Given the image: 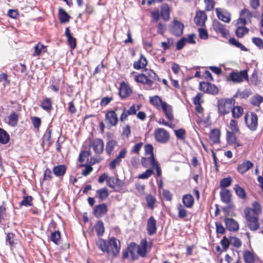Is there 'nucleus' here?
<instances>
[{
    "instance_id": "34",
    "label": "nucleus",
    "mask_w": 263,
    "mask_h": 263,
    "mask_svg": "<svg viewBox=\"0 0 263 263\" xmlns=\"http://www.w3.org/2000/svg\"><path fill=\"white\" fill-rule=\"evenodd\" d=\"M95 229L98 237L102 236L105 231L103 222L101 220H98L95 226Z\"/></svg>"
},
{
    "instance_id": "43",
    "label": "nucleus",
    "mask_w": 263,
    "mask_h": 263,
    "mask_svg": "<svg viewBox=\"0 0 263 263\" xmlns=\"http://www.w3.org/2000/svg\"><path fill=\"white\" fill-rule=\"evenodd\" d=\"M149 102L151 104L156 107H159L160 106V104H161V106L162 103L164 102L161 98L158 96L150 97Z\"/></svg>"
},
{
    "instance_id": "10",
    "label": "nucleus",
    "mask_w": 263,
    "mask_h": 263,
    "mask_svg": "<svg viewBox=\"0 0 263 263\" xmlns=\"http://www.w3.org/2000/svg\"><path fill=\"white\" fill-rule=\"evenodd\" d=\"M213 27L214 30L216 32L220 33L223 37H227L229 34V31L226 29L224 25L218 21H215L213 22Z\"/></svg>"
},
{
    "instance_id": "9",
    "label": "nucleus",
    "mask_w": 263,
    "mask_h": 263,
    "mask_svg": "<svg viewBox=\"0 0 263 263\" xmlns=\"http://www.w3.org/2000/svg\"><path fill=\"white\" fill-rule=\"evenodd\" d=\"M245 122L247 126L252 131L256 130L258 125V117L257 115L252 112L251 114V122H248V115L245 116Z\"/></svg>"
},
{
    "instance_id": "26",
    "label": "nucleus",
    "mask_w": 263,
    "mask_h": 263,
    "mask_svg": "<svg viewBox=\"0 0 263 263\" xmlns=\"http://www.w3.org/2000/svg\"><path fill=\"white\" fill-rule=\"evenodd\" d=\"M253 166V163L249 160H247L239 164L237 167V170L240 173L243 174L250 169Z\"/></svg>"
},
{
    "instance_id": "19",
    "label": "nucleus",
    "mask_w": 263,
    "mask_h": 263,
    "mask_svg": "<svg viewBox=\"0 0 263 263\" xmlns=\"http://www.w3.org/2000/svg\"><path fill=\"white\" fill-rule=\"evenodd\" d=\"M67 170V166L64 164H59L54 166L52 169L53 174L56 177H63L65 174Z\"/></svg>"
},
{
    "instance_id": "35",
    "label": "nucleus",
    "mask_w": 263,
    "mask_h": 263,
    "mask_svg": "<svg viewBox=\"0 0 263 263\" xmlns=\"http://www.w3.org/2000/svg\"><path fill=\"white\" fill-rule=\"evenodd\" d=\"M8 119L9 120V125H10L11 126L14 127L17 125L18 123V115L15 111H13L8 117Z\"/></svg>"
},
{
    "instance_id": "52",
    "label": "nucleus",
    "mask_w": 263,
    "mask_h": 263,
    "mask_svg": "<svg viewBox=\"0 0 263 263\" xmlns=\"http://www.w3.org/2000/svg\"><path fill=\"white\" fill-rule=\"evenodd\" d=\"M15 235L13 233H8L6 238V243H8L10 247L14 246V237Z\"/></svg>"
},
{
    "instance_id": "27",
    "label": "nucleus",
    "mask_w": 263,
    "mask_h": 263,
    "mask_svg": "<svg viewBox=\"0 0 263 263\" xmlns=\"http://www.w3.org/2000/svg\"><path fill=\"white\" fill-rule=\"evenodd\" d=\"M40 106L43 110L47 112L50 111L52 108V102L51 99L49 98L46 97L41 102Z\"/></svg>"
},
{
    "instance_id": "37",
    "label": "nucleus",
    "mask_w": 263,
    "mask_h": 263,
    "mask_svg": "<svg viewBox=\"0 0 263 263\" xmlns=\"http://www.w3.org/2000/svg\"><path fill=\"white\" fill-rule=\"evenodd\" d=\"M229 42L232 45L240 48L241 51H248V49L247 48L242 44H241L234 37H230L229 40Z\"/></svg>"
},
{
    "instance_id": "6",
    "label": "nucleus",
    "mask_w": 263,
    "mask_h": 263,
    "mask_svg": "<svg viewBox=\"0 0 263 263\" xmlns=\"http://www.w3.org/2000/svg\"><path fill=\"white\" fill-rule=\"evenodd\" d=\"M154 137L156 141L161 143H166L170 139L169 133L162 128H158L155 130Z\"/></svg>"
},
{
    "instance_id": "38",
    "label": "nucleus",
    "mask_w": 263,
    "mask_h": 263,
    "mask_svg": "<svg viewBox=\"0 0 263 263\" xmlns=\"http://www.w3.org/2000/svg\"><path fill=\"white\" fill-rule=\"evenodd\" d=\"M144 71L147 78H149L154 80L157 81L158 82L160 81V79L154 70L145 68Z\"/></svg>"
},
{
    "instance_id": "46",
    "label": "nucleus",
    "mask_w": 263,
    "mask_h": 263,
    "mask_svg": "<svg viewBox=\"0 0 263 263\" xmlns=\"http://www.w3.org/2000/svg\"><path fill=\"white\" fill-rule=\"evenodd\" d=\"M226 139L227 143L229 144L236 143V137L233 132L227 131Z\"/></svg>"
},
{
    "instance_id": "60",
    "label": "nucleus",
    "mask_w": 263,
    "mask_h": 263,
    "mask_svg": "<svg viewBox=\"0 0 263 263\" xmlns=\"http://www.w3.org/2000/svg\"><path fill=\"white\" fill-rule=\"evenodd\" d=\"M252 42L259 49H263V40L260 37H254L252 39Z\"/></svg>"
},
{
    "instance_id": "50",
    "label": "nucleus",
    "mask_w": 263,
    "mask_h": 263,
    "mask_svg": "<svg viewBox=\"0 0 263 263\" xmlns=\"http://www.w3.org/2000/svg\"><path fill=\"white\" fill-rule=\"evenodd\" d=\"M263 102V97L260 95H256L252 98L251 103L254 106H259L260 104Z\"/></svg>"
},
{
    "instance_id": "14",
    "label": "nucleus",
    "mask_w": 263,
    "mask_h": 263,
    "mask_svg": "<svg viewBox=\"0 0 263 263\" xmlns=\"http://www.w3.org/2000/svg\"><path fill=\"white\" fill-rule=\"evenodd\" d=\"M157 221L153 216H151L147 220V232L149 235L152 236L157 232Z\"/></svg>"
},
{
    "instance_id": "49",
    "label": "nucleus",
    "mask_w": 263,
    "mask_h": 263,
    "mask_svg": "<svg viewBox=\"0 0 263 263\" xmlns=\"http://www.w3.org/2000/svg\"><path fill=\"white\" fill-rule=\"evenodd\" d=\"M153 174V170L151 168H148L145 171V172L139 174L137 178L139 179H146L151 177Z\"/></svg>"
},
{
    "instance_id": "15",
    "label": "nucleus",
    "mask_w": 263,
    "mask_h": 263,
    "mask_svg": "<svg viewBox=\"0 0 263 263\" xmlns=\"http://www.w3.org/2000/svg\"><path fill=\"white\" fill-rule=\"evenodd\" d=\"M132 92L131 88L124 82L121 84L119 94L122 99H125L130 95Z\"/></svg>"
},
{
    "instance_id": "28",
    "label": "nucleus",
    "mask_w": 263,
    "mask_h": 263,
    "mask_svg": "<svg viewBox=\"0 0 263 263\" xmlns=\"http://www.w3.org/2000/svg\"><path fill=\"white\" fill-rule=\"evenodd\" d=\"M10 140V137L8 132L4 129L0 127V144H7Z\"/></svg>"
},
{
    "instance_id": "12",
    "label": "nucleus",
    "mask_w": 263,
    "mask_h": 263,
    "mask_svg": "<svg viewBox=\"0 0 263 263\" xmlns=\"http://www.w3.org/2000/svg\"><path fill=\"white\" fill-rule=\"evenodd\" d=\"M226 228L231 232H236L239 230L238 222L232 218H225L224 220Z\"/></svg>"
},
{
    "instance_id": "62",
    "label": "nucleus",
    "mask_w": 263,
    "mask_h": 263,
    "mask_svg": "<svg viewBox=\"0 0 263 263\" xmlns=\"http://www.w3.org/2000/svg\"><path fill=\"white\" fill-rule=\"evenodd\" d=\"M186 42V37H181L176 43V50H181L184 47Z\"/></svg>"
},
{
    "instance_id": "22",
    "label": "nucleus",
    "mask_w": 263,
    "mask_h": 263,
    "mask_svg": "<svg viewBox=\"0 0 263 263\" xmlns=\"http://www.w3.org/2000/svg\"><path fill=\"white\" fill-rule=\"evenodd\" d=\"M220 131L217 128L212 129L209 134V137L214 144L220 142Z\"/></svg>"
},
{
    "instance_id": "33",
    "label": "nucleus",
    "mask_w": 263,
    "mask_h": 263,
    "mask_svg": "<svg viewBox=\"0 0 263 263\" xmlns=\"http://www.w3.org/2000/svg\"><path fill=\"white\" fill-rule=\"evenodd\" d=\"M234 190L237 196L242 199H245L247 198V194L245 190L241 187L238 184H236L234 186Z\"/></svg>"
},
{
    "instance_id": "39",
    "label": "nucleus",
    "mask_w": 263,
    "mask_h": 263,
    "mask_svg": "<svg viewBox=\"0 0 263 263\" xmlns=\"http://www.w3.org/2000/svg\"><path fill=\"white\" fill-rule=\"evenodd\" d=\"M145 154L150 155L151 160L154 161L156 160L154 154V147L151 144H147L144 146Z\"/></svg>"
},
{
    "instance_id": "29",
    "label": "nucleus",
    "mask_w": 263,
    "mask_h": 263,
    "mask_svg": "<svg viewBox=\"0 0 263 263\" xmlns=\"http://www.w3.org/2000/svg\"><path fill=\"white\" fill-rule=\"evenodd\" d=\"M109 196L108 190L106 187H104L96 191V197L99 199V201L105 200Z\"/></svg>"
},
{
    "instance_id": "13",
    "label": "nucleus",
    "mask_w": 263,
    "mask_h": 263,
    "mask_svg": "<svg viewBox=\"0 0 263 263\" xmlns=\"http://www.w3.org/2000/svg\"><path fill=\"white\" fill-rule=\"evenodd\" d=\"M206 19L207 15L204 11L201 10L196 11V16L194 17V22L197 26H204Z\"/></svg>"
},
{
    "instance_id": "44",
    "label": "nucleus",
    "mask_w": 263,
    "mask_h": 263,
    "mask_svg": "<svg viewBox=\"0 0 263 263\" xmlns=\"http://www.w3.org/2000/svg\"><path fill=\"white\" fill-rule=\"evenodd\" d=\"M116 144L117 142L113 139L109 140L107 142L105 150L108 155H110Z\"/></svg>"
},
{
    "instance_id": "7",
    "label": "nucleus",
    "mask_w": 263,
    "mask_h": 263,
    "mask_svg": "<svg viewBox=\"0 0 263 263\" xmlns=\"http://www.w3.org/2000/svg\"><path fill=\"white\" fill-rule=\"evenodd\" d=\"M121 243L119 240L115 237H111L108 240V248L111 249L113 257L117 256L120 251Z\"/></svg>"
},
{
    "instance_id": "54",
    "label": "nucleus",
    "mask_w": 263,
    "mask_h": 263,
    "mask_svg": "<svg viewBox=\"0 0 263 263\" xmlns=\"http://www.w3.org/2000/svg\"><path fill=\"white\" fill-rule=\"evenodd\" d=\"M176 137L180 140H184L185 136V130L183 128H180L174 130Z\"/></svg>"
},
{
    "instance_id": "47",
    "label": "nucleus",
    "mask_w": 263,
    "mask_h": 263,
    "mask_svg": "<svg viewBox=\"0 0 263 263\" xmlns=\"http://www.w3.org/2000/svg\"><path fill=\"white\" fill-rule=\"evenodd\" d=\"M61 238V233L59 231H55L51 233L50 236V240L54 244L58 245Z\"/></svg>"
},
{
    "instance_id": "57",
    "label": "nucleus",
    "mask_w": 263,
    "mask_h": 263,
    "mask_svg": "<svg viewBox=\"0 0 263 263\" xmlns=\"http://www.w3.org/2000/svg\"><path fill=\"white\" fill-rule=\"evenodd\" d=\"M80 166L85 167V169L83 171L82 173L84 176H88L92 171L93 170L92 166L89 164H81Z\"/></svg>"
},
{
    "instance_id": "56",
    "label": "nucleus",
    "mask_w": 263,
    "mask_h": 263,
    "mask_svg": "<svg viewBox=\"0 0 263 263\" xmlns=\"http://www.w3.org/2000/svg\"><path fill=\"white\" fill-rule=\"evenodd\" d=\"M153 163L151 156L149 157H142L141 158V164L145 168L148 167L149 165L152 167Z\"/></svg>"
},
{
    "instance_id": "23",
    "label": "nucleus",
    "mask_w": 263,
    "mask_h": 263,
    "mask_svg": "<svg viewBox=\"0 0 263 263\" xmlns=\"http://www.w3.org/2000/svg\"><path fill=\"white\" fill-rule=\"evenodd\" d=\"M147 64L146 59L143 54H141L140 59L134 62L133 67L135 69L139 70L145 68Z\"/></svg>"
},
{
    "instance_id": "48",
    "label": "nucleus",
    "mask_w": 263,
    "mask_h": 263,
    "mask_svg": "<svg viewBox=\"0 0 263 263\" xmlns=\"http://www.w3.org/2000/svg\"><path fill=\"white\" fill-rule=\"evenodd\" d=\"M219 89L218 87L215 85L209 83V86L206 90V93L213 95H215L218 93Z\"/></svg>"
},
{
    "instance_id": "21",
    "label": "nucleus",
    "mask_w": 263,
    "mask_h": 263,
    "mask_svg": "<svg viewBox=\"0 0 263 263\" xmlns=\"http://www.w3.org/2000/svg\"><path fill=\"white\" fill-rule=\"evenodd\" d=\"M160 15L165 21H168L170 18V9L167 4H163L161 7Z\"/></svg>"
},
{
    "instance_id": "16",
    "label": "nucleus",
    "mask_w": 263,
    "mask_h": 263,
    "mask_svg": "<svg viewBox=\"0 0 263 263\" xmlns=\"http://www.w3.org/2000/svg\"><path fill=\"white\" fill-rule=\"evenodd\" d=\"M161 108L164 112L166 118L170 121L174 119L173 114V107L171 105L168 104L166 102L162 103Z\"/></svg>"
},
{
    "instance_id": "25",
    "label": "nucleus",
    "mask_w": 263,
    "mask_h": 263,
    "mask_svg": "<svg viewBox=\"0 0 263 263\" xmlns=\"http://www.w3.org/2000/svg\"><path fill=\"white\" fill-rule=\"evenodd\" d=\"M71 16L62 8L59 9V18L61 24L67 23L69 21Z\"/></svg>"
},
{
    "instance_id": "31",
    "label": "nucleus",
    "mask_w": 263,
    "mask_h": 263,
    "mask_svg": "<svg viewBox=\"0 0 263 263\" xmlns=\"http://www.w3.org/2000/svg\"><path fill=\"white\" fill-rule=\"evenodd\" d=\"M137 246L138 245H137L136 243L132 242H130L126 248L130 254L133 260H136L138 258V256L135 253V250H137Z\"/></svg>"
},
{
    "instance_id": "42",
    "label": "nucleus",
    "mask_w": 263,
    "mask_h": 263,
    "mask_svg": "<svg viewBox=\"0 0 263 263\" xmlns=\"http://www.w3.org/2000/svg\"><path fill=\"white\" fill-rule=\"evenodd\" d=\"M243 108L237 106L232 109V116L235 119L239 118L243 114Z\"/></svg>"
},
{
    "instance_id": "61",
    "label": "nucleus",
    "mask_w": 263,
    "mask_h": 263,
    "mask_svg": "<svg viewBox=\"0 0 263 263\" xmlns=\"http://www.w3.org/2000/svg\"><path fill=\"white\" fill-rule=\"evenodd\" d=\"M199 36L201 40H207L209 38V34L207 30L204 28L198 29Z\"/></svg>"
},
{
    "instance_id": "53",
    "label": "nucleus",
    "mask_w": 263,
    "mask_h": 263,
    "mask_svg": "<svg viewBox=\"0 0 263 263\" xmlns=\"http://www.w3.org/2000/svg\"><path fill=\"white\" fill-rule=\"evenodd\" d=\"M147 78L146 77L145 73H141V74H139L135 76V81L137 83H140L143 85H145Z\"/></svg>"
},
{
    "instance_id": "30",
    "label": "nucleus",
    "mask_w": 263,
    "mask_h": 263,
    "mask_svg": "<svg viewBox=\"0 0 263 263\" xmlns=\"http://www.w3.org/2000/svg\"><path fill=\"white\" fill-rule=\"evenodd\" d=\"M221 200L225 203H229L231 200V194L230 190L226 189L224 191L220 192Z\"/></svg>"
},
{
    "instance_id": "55",
    "label": "nucleus",
    "mask_w": 263,
    "mask_h": 263,
    "mask_svg": "<svg viewBox=\"0 0 263 263\" xmlns=\"http://www.w3.org/2000/svg\"><path fill=\"white\" fill-rule=\"evenodd\" d=\"M46 46L41 44L40 43L36 44L34 47V51L36 53V55H40L42 52H45L46 51Z\"/></svg>"
},
{
    "instance_id": "1",
    "label": "nucleus",
    "mask_w": 263,
    "mask_h": 263,
    "mask_svg": "<svg viewBox=\"0 0 263 263\" xmlns=\"http://www.w3.org/2000/svg\"><path fill=\"white\" fill-rule=\"evenodd\" d=\"M261 205L258 201L252 204V208L247 207L244 210L245 217L249 223L248 227L251 231H255L259 228L258 214L261 212Z\"/></svg>"
},
{
    "instance_id": "20",
    "label": "nucleus",
    "mask_w": 263,
    "mask_h": 263,
    "mask_svg": "<svg viewBox=\"0 0 263 263\" xmlns=\"http://www.w3.org/2000/svg\"><path fill=\"white\" fill-rule=\"evenodd\" d=\"M91 145L93 146V149L96 154H101L104 149V142L101 139H97L95 140Z\"/></svg>"
},
{
    "instance_id": "2",
    "label": "nucleus",
    "mask_w": 263,
    "mask_h": 263,
    "mask_svg": "<svg viewBox=\"0 0 263 263\" xmlns=\"http://www.w3.org/2000/svg\"><path fill=\"white\" fill-rule=\"evenodd\" d=\"M235 101L233 98H222L217 101L218 112L219 116L229 114Z\"/></svg>"
},
{
    "instance_id": "11",
    "label": "nucleus",
    "mask_w": 263,
    "mask_h": 263,
    "mask_svg": "<svg viewBox=\"0 0 263 263\" xmlns=\"http://www.w3.org/2000/svg\"><path fill=\"white\" fill-rule=\"evenodd\" d=\"M105 120L110 126H114L118 122L117 115L114 110H109L105 114Z\"/></svg>"
},
{
    "instance_id": "45",
    "label": "nucleus",
    "mask_w": 263,
    "mask_h": 263,
    "mask_svg": "<svg viewBox=\"0 0 263 263\" xmlns=\"http://www.w3.org/2000/svg\"><path fill=\"white\" fill-rule=\"evenodd\" d=\"M145 199L148 207L151 209H153L154 208V204L156 201V198L152 195L149 194L146 196Z\"/></svg>"
},
{
    "instance_id": "4",
    "label": "nucleus",
    "mask_w": 263,
    "mask_h": 263,
    "mask_svg": "<svg viewBox=\"0 0 263 263\" xmlns=\"http://www.w3.org/2000/svg\"><path fill=\"white\" fill-rule=\"evenodd\" d=\"M152 247V243L148 242L146 238L142 239L139 245L137 246V254L141 257L145 258L147 256V252Z\"/></svg>"
},
{
    "instance_id": "41",
    "label": "nucleus",
    "mask_w": 263,
    "mask_h": 263,
    "mask_svg": "<svg viewBox=\"0 0 263 263\" xmlns=\"http://www.w3.org/2000/svg\"><path fill=\"white\" fill-rule=\"evenodd\" d=\"M232 182V179L231 177L222 178L220 182V187L222 190L229 187L231 185Z\"/></svg>"
},
{
    "instance_id": "63",
    "label": "nucleus",
    "mask_w": 263,
    "mask_h": 263,
    "mask_svg": "<svg viewBox=\"0 0 263 263\" xmlns=\"http://www.w3.org/2000/svg\"><path fill=\"white\" fill-rule=\"evenodd\" d=\"M251 83L254 85H257L259 83L257 71L254 69L250 78Z\"/></svg>"
},
{
    "instance_id": "17",
    "label": "nucleus",
    "mask_w": 263,
    "mask_h": 263,
    "mask_svg": "<svg viewBox=\"0 0 263 263\" xmlns=\"http://www.w3.org/2000/svg\"><path fill=\"white\" fill-rule=\"evenodd\" d=\"M216 13L217 17L225 23H229L231 21V14L227 11H222L220 8H216Z\"/></svg>"
},
{
    "instance_id": "40",
    "label": "nucleus",
    "mask_w": 263,
    "mask_h": 263,
    "mask_svg": "<svg viewBox=\"0 0 263 263\" xmlns=\"http://www.w3.org/2000/svg\"><path fill=\"white\" fill-rule=\"evenodd\" d=\"M33 198L31 196H25L23 197V199L20 203V207L21 208L22 206H32Z\"/></svg>"
},
{
    "instance_id": "64",
    "label": "nucleus",
    "mask_w": 263,
    "mask_h": 263,
    "mask_svg": "<svg viewBox=\"0 0 263 263\" xmlns=\"http://www.w3.org/2000/svg\"><path fill=\"white\" fill-rule=\"evenodd\" d=\"M216 232L217 234H224L226 232V229L222 224L219 222H215Z\"/></svg>"
},
{
    "instance_id": "3",
    "label": "nucleus",
    "mask_w": 263,
    "mask_h": 263,
    "mask_svg": "<svg viewBox=\"0 0 263 263\" xmlns=\"http://www.w3.org/2000/svg\"><path fill=\"white\" fill-rule=\"evenodd\" d=\"M243 80L247 81H249L247 69H244L240 71L233 70L229 73V77H228V81H232L235 83H241Z\"/></svg>"
},
{
    "instance_id": "8",
    "label": "nucleus",
    "mask_w": 263,
    "mask_h": 263,
    "mask_svg": "<svg viewBox=\"0 0 263 263\" xmlns=\"http://www.w3.org/2000/svg\"><path fill=\"white\" fill-rule=\"evenodd\" d=\"M108 211L106 204L103 203L96 205L93 209V215L99 218L106 214Z\"/></svg>"
},
{
    "instance_id": "51",
    "label": "nucleus",
    "mask_w": 263,
    "mask_h": 263,
    "mask_svg": "<svg viewBox=\"0 0 263 263\" xmlns=\"http://www.w3.org/2000/svg\"><path fill=\"white\" fill-rule=\"evenodd\" d=\"M116 176H117L115 184V189L114 190V191L116 192H119L122 189L123 187L124 186L125 182L124 181L119 179L117 174H116Z\"/></svg>"
},
{
    "instance_id": "5",
    "label": "nucleus",
    "mask_w": 263,
    "mask_h": 263,
    "mask_svg": "<svg viewBox=\"0 0 263 263\" xmlns=\"http://www.w3.org/2000/svg\"><path fill=\"white\" fill-rule=\"evenodd\" d=\"M184 24L181 22L174 20L170 25L169 31L174 35L179 37L183 33Z\"/></svg>"
},
{
    "instance_id": "58",
    "label": "nucleus",
    "mask_w": 263,
    "mask_h": 263,
    "mask_svg": "<svg viewBox=\"0 0 263 263\" xmlns=\"http://www.w3.org/2000/svg\"><path fill=\"white\" fill-rule=\"evenodd\" d=\"M145 85H147L148 87V88H146L147 90L154 89L156 88L157 86H159L158 83H154V81L149 78H147Z\"/></svg>"
},
{
    "instance_id": "24",
    "label": "nucleus",
    "mask_w": 263,
    "mask_h": 263,
    "mask_svg": "<svg viewBox=\"0 0 263 263\" xmlns=\"http://www.w3.org/2000/svg\"><path fill=\"white\" fill-rule=\"evenodd\" d=\"M182 202L186 208H191L194 204V198L191 194H185L183 196Z\"/></svg>"
},
{
    "instance_id": "59",
    "label": "nucleus",
    "mask_w": 263,
    "mask_h": 263,
    "mask_svg": "<svg viewBox=\"0 0 263 263\" xmlns=\"http://www.w3.org/2000/svg\"><path fill=\"white\" fill-rule=\"evenodd\" d=\"M153 162V165L152 168L153 169H155L156 171V174L157 177H160L162 175V171L160 166H159V163L158 161L156 160Z\"/></svg>"
},
{
    "instance_id": "36",
    "label": "nucleus",
    "mask_w": 263,
    "mask_h": 263,
    "mask_svg": "<svg viewBox=\"0 0 263 263\" xmlns=\"http://www.w3.org/2000/svg\"><path fill=\"white\" fill-rule=\"evenodd\" d=\"M243 258L245 263H254L255 256L253 253L249 250H246L243 253Z\"/></svg>"
},
{
    "instance_id": "32",
    "label": "nucleus",
    "mask_w": 263,
    "mask_h": 263,
    "mask_svg": "<svg viewBox=\"0 0 263 263\" xmlns=\"http://www.w3.org/2000/svg\"><path fill=\"white\" fill-rule=\"evenodd\" d=\"M97 245L103 252H107L108 254L110 252V250L108 248V242L107 243L105 240L101 238L99 239L97 242Z\"/></svg>"
},
{
    "instance_id": "18",
    "label": "nucleus",
    "mask_w": 263,
    "mask_h": 263,
    "mask_svg": "<svg viewBox=\"0 0 263 263\" xmlns=\"http://www.w3.org/2000/svg\"><path fill=\"white\" fill-rule=\"evenodd\" d=\"M65 35L67 39L68 44L71 49L76 48L77 46L76 39L70 33L69 27H67L65 31Z\"/></svg>"
}]
</instances>
